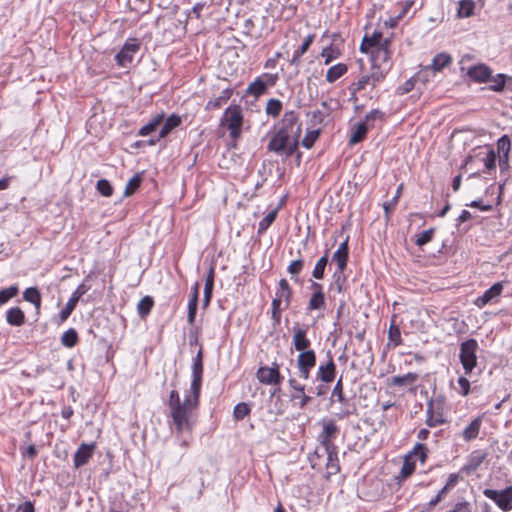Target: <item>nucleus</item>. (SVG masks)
I'll return each mask as SVG.
<instances>
[{"label": "nucleus", "instance_id": "nucleus-29", "mask_svg": "<svg viewBox=\"0 0 512 512\" xmlns=\"http://www.w3.org/2000/svg\"><path fill=\"white\" fill-rule=\"evenodd\" d=\"M348 71V67L344 63H338L330 67L326 73V81L334 83Z\"/></svg>", "mask_w": 512, "mask_h": 512}, {"label": "nucleus", "instance_id": "nucleus-20", "mask_svg": "<svg viewBox=\"0 0 512 512\" xmlns=\"http://www.w3.org/2000/svg\"><path fill=\"white\" fill-rule=\"evenodd\" d=\"M199 288L200 284L196 282L194 286L191 288L190 299L188 302V315L187 320L189 324H193L195 322L196 312H197V304H198V296H199Z\"/></svg>", "mask_w": 512, "mask_h": 512}, {"label": "nucleus", "instance_id": "nucleus-63", "mask_svg": "<svg viewBox=\"0 0 512 512\" xmlns=\"http://www.w3.org/2000/svg\"><path fill=\"white\" fill-rule=\"evenodd\" d=\"M328 113L321 110H316L312 113L311 121L314 125L322 124L327 117Z\"/></svg>", "mask_w": 512, "mask_h": 512}, {"label": "nucleus", "instance_id": "nucleus-59", "mask_svg": "<svg viewBox=\"0 0 512 512\" xmlns=\"http://www.w3.org/2000/svg\"><path fill=\"white\" fill-rule=\"evenodd\" d=\"M304 266V261L302 259L294 260L290 263L287 270L291 275H298Z\"/></svg>", "mask_w": 512, "mask_h": 512}, {"label": "nucleus", "instance_id": "nucleus-22", "mask_svg": "<svg viewBox=\"0 0 512 512\" xmlns=\"http://www.w3.org/2000/svg\"><path fill=\"white\" fill-rule=\"evenodd\" d=\"M275 297L281 301H284V309H287L290 306L292 299V289L286 279H280Z\"/></svg>", "mask_w": 512, "mask_h": 512}, {"label": "nucleus", "instance_id": "nucleus-28", "mask_svg": "<svg viewBox=\"0 0 512 512\" xmlns=\"http://www.w3.org/2000/svg\"><path fill=\"white\" fill-rule=\"evenodd\" d=\"M314 37L315 36L313 34H310L304 39L302 45L294 52V55L290 60L291 65L296 67L299 66L301 56L308 51L309 47L313 43Z\"/></svg>", "mask_w": 512, "mask_h": 512}, {"label": "nucleus", "instance_id": "nucleus-61", "mask_svg": "<svg viewBox=\"0 0 512 512\" xmlns=\"http://www.w3.org/2000/svg\"><path fill=\"white\" fill-rule=\"evenodd\" d=\"M415 470V464L409 460H405L401 468V476L403 478L409 477Z\"/></svg>", "mask_w": 512, "mask_h": 512}, {"label": "nucleus", "instance_id": "nucleus-35", "mask_svg": "<svg viewBox=\"0 0 512 512\" xmlns=\"http://www.w3.org/2000/svg\"><path fill=\"white\" fill-rule=\"evenodd\" d=\"M23 298L25 301L32 303L37 309L40 308L41 294L37 288H27L23 293Z\"/></svg>", "mask_w": 512, "mask_h": 512}, {"label": "nucleus", "instance_id": "nucleus-27", "mask_svg": "<svg viewBox=\"0 0 512 512\" xmlns=\"http://www.w3.org/2000/svg\"><path fill=\"white\" fill-rule=\"evenodd\" d=\"M6 321L12 326H21L25 322V314L19 307L10 308L6 312Z\"/></svg>", "mask_w": 512, "mask_h": 512}, {"label": "nucleus", "instance_id": "nucleus-23", "mask_svg": "<svg viewBox=\"0 0 512 512\" xmlns=\"http://www.w3.org/2000/svg\"><path fill=\"white\" fill-rule=\"evenodd\" d=\"M452 62V57L446 53L441 52L434 56L432 62L427 69H431L433 72H440Z\"/></svg>", "mask_w": 512, "mask_h": 512}, {"label": "nucleus", "instance_id": "nucleus-64", "mask_svg": "<svg viewBox=\"0 0 512 512\" xmlns=\"http://www.w3.org/2000/svg\"><path fill=\"white\" fill-rule=\"evenodd\" d=\"M447 491V487H443L441 490H439L437 495L429 501V507H435L439 502H441Z\"/></svg>", "mask_w": 512, "mask_h": 512}, {"label": "nucleus", "instance_id": "nucleus-18", "mask_svg": "<svg viewBox=\"0 0 512 512\" xmlns=\"http://www.w3.org/2000/svg\"><path fill=\"white\" fill-rule=\"evenodd\" d=\"M486 458V453L476 450L473 451L467 458L465 465L462 467V471L467 475L475 472L479 466L483 463Z\"/></svg>", "mask_w": 512, "mask_h": 512}, {"label": "nucleus", "instance_id": "nucleus-21", "mask_svg": "<svg viewBox=\"0 0 512 512\" xmlns=\"http://www.w3.org/2000/svg\"><path fill=\"white\" fill-rule=\"evenodd\" d=\"M483 416L474 418L470 424L463 430L462 437L466 442L476 439L482 426Z\"/></svg>", "mask_w": 512, "mask_h": 512}, {"label": "nucleus", "instance_id": "nucleus-36", "mask_svg": "<svg viewBox=\"0 0 512 512\" xmlns=\"http://www.w3.org/2000/svg\"><path fill=\"white\" fill-rule=\"evenodd\" d=\"M402 191H403V184H400L396 190L394 197L389 202H385L383 204V209H384L386 218H389L390 214L395 210V208L398 204L399 198L402 195Z\"/></svg>", "mask_w": 512, "mask_h": 512}, {"label": "nucleus", "instance_id": "nucleus-42", "mask_svg": "<svg viewBox=\"0 0 512 512\" xmlns=\"http://www.w3.org/2000/svg\"><path fill=\"white\" fill-rule=\"evenodd\" d=\"M327 263H328V255H327V252L325 253L324 256H322L316 263L315 267H314V270L312 272V276L315 278V279H322L323 276H324V271H325V268L327 266Z\"/></svg>", "mask_w": 512, "mask_h": 512}, {"label": "nucleus", "instance_id": "nucleus-19", "mask_svg": "<svg viewBox=\"0 0 512 512\" xmlns=\"http://www.w3.org/2000/svg\"><path fill=\"white\" fill-rule=\"evenodd\" d=\"M290 388L294 391L293 399H300V408H304L312 398L305 394V385L300 384L295 378L288 380Z\"/></svg>", "mask_w": 512, "mask_h": 512}, {"label": "nucleus", "instance_id": "nucleus-3", "mask_svg": "<svg viewBox=\"0 0 512 512\" xmlns=\"http://www.w3.org/2000/svg\"><path fill=\"white\" fill-rule=\"evenodd\" d=\"M220 125L229 130L230 138L236 141L242 133L243 114L239 105H231L224 111Z\"/></svg>", "mask_w": 512, "mask_h": 512}, {"label": "nucleus", "instance_id": "nucleus-45", "mask_svg": "<svg viewBox=\"0 0 512 512\" xmlns=\"http://www.w3.org/2000/svg\"><path fill=\"white\" fill-rule=\"evenodd\" d=\"M282 110V103L274 98L268 100L266 105V113L270 116L276 117Z\"/></svg>", "mask_w": 512, "mask_h": 512}, {"label": "nucleus", "instance_id": "nucleus-12", "mask_svg": "<svg viewBox=\"0 0 512 512\" xmlns=\"http://www.w3.org/2000/svg\"><path fill=\"white\" fill-rule=\"evenodd\" d=\"M330 399L331 401H338L343 406L338 413L339 418H345L352 413L349 409V400L344 396L342 377L336 382Z\"/></svg>", "mask_w": 512, "mask_h": 512}, {"label": "nucleus", "instance_id": "nucleus-56", "mask_svg": "<svg viewBox=\"0 0 512 512\" xmlns=\"http://www.w3.org/2000/svg\"><path fill=\"white\" fill-rule=\"evenodd\" d=\"M388 337L391 342L394 343V346H398L402 342L401 332L398 326L391 325L388 332Z\"/></svg>", "mask_w": 512, "mask_h": 512}, {"label": "nucleus", "instance_id": "nucleus-8", "mask_svg": "<svg viewBox=\"0 0 512 512\" xmlns=\"http://www.w3.org/2000/svg\"><path fill=\"white\" fill-rule=\"evenodd\" d=\"M391 44L390 39H384L383 43L378 45L376 49L371 51L372 66L381 67L389 71L391 64V51L389 49Z\"/></svg>", "mask_w": 512, "mask_h": 512}, {"label": "nucleus", "instance_id": "nucleus-17", "mask_svg": "<svg viewBox=\"0 0 512 512\" xmlns=\"http://www.w3.org/2000/svg\"><path fill=\"white\" fill-rule=\"evenodd\" d=\"M491 69L485 64H477L467 69V75L477 83H484L491 77Z\"/></svg>", "mask_w": 512, "mask_h": 512}, {"label": "nucleus", "instance_id": "nucleus-33", "mask_svg": "<svg viewBox=\"0 0 512 512\" xmlns=\"http://www.w3.org/2000/svg\"><path fill=\"white\" fill-rule=\"evenodd\" d=\"M418 379L416 373H407L405 375L393 376L391 378V384L394 386H407L414 384Z\"/></svg>", "mask_w": 512, "mask_h": 512}, {"label": "nucleus", "instance_id": "nucleus-58", "mask_svg": "<svg viewBox=\"0 0 512 512\" xmlns=\"http://www.w3.org/2000/svg\"><path fill=\"white\" fill-rule=\"evenodd\" d=\"M267 89L269 86H274L278 81V74L264 73L258 77Z\"/></svg>", "mask_w": 512, "mask_h": 512}, {"label": "nucleus", "instance_id": "nucleus-55", "mask_svg": "<svg viewBox=\"0 0 512 512\" xmlns=\"http://www.w3.org/2000/svg\"><path fill=\"white\" fill-rule=\"evenodd\" d=\"M282 302L283 301H281L280 299L274 297L271 303L272 319L277 323L280 321L282 310H284V307H281Z\"/></svg>", "mask_w": 512, "mask_h": 512}, {"label": "nucleus", "instance_id": "nucleus-1", "mask_svg": "<svg viewBox=\"0 0 512 512\" xmlns=\"http://www.w3.org/2000/svg\"><path fill=\"white\" fill-rule=\"evenodd\" d=\"M203 375V354L200 349L193 359L192 381L190 389L185 391L184 399L181 400L179 392L173 389L167 400L168 416L171 418V428H174L179 435L184 432L191 433L195 423L200 403V393Z\"/></svg>", "mask_w": 512, "mask_h": 512}, {"label": "nucleus", "instance_id": "nucleus-40", "mask_svg": "<svg viewBox=\"0 0 512 512\" xmlns=\"http://www.w3.org/2000/svg\"><path fill=\"white\" fill-rule=\"evenodd\" d=\"M266 92L264 83L257 77L252 83H250L246 89L248 95L259 97Z\"/></svg>", "mask_w": 512, "mask_h": 512}, {"label": "nucleus", "instance_id": "nucleus-31", "mask_svg": "<svg viewBox=\"0 0 512 512\" xmlns=\"http://www.w3.org/2000/svg\"><path fill=\"white\" fill-rule=\"evenodd\" d=\"M368 130H369L368 123H366L365 121L359 123L355 127V129L352 131L350 139H349V143L351 145H355V144L361 142L362 140H364Z\"/></svg>", "mask_w": 512, "mask_h": 512}, {"label": "nucleus", "instance_id": "nucleus-4", "mask_svg": "<svg viewBox=\"0 0 512 512\" xmlns=\"http://www.w3.org/2000/svg\"><path fill=\"white\" fill-rule=\"evenodd\" d=\"M386 75L387 69L371 66L370 73L362 75L356 82L352 83L349 90L352 95H355L357 92L365 90L368 86L375 88L385 79Z\"/></svg>", "mask_w": 512, "mask_h": 512}, {"label": "nucleus", "instance_id": "nucleus-50", "mask_svg": "<svg viewBox=\"0 0 512 512\" xmlns=\"http://www.w3.org/2000/svg\"><path fill=\"white\" fill-rule=\"evenodd\" d=\"M96 188H97L98 192L105 197H109L113 194V187L111 186L109 181L106 179L98 180L97 184H96Z\"/></svg>", "mask_w": 512, "mask_h": 512}, {"label": "nucleus", "instance_id": "nucleus-13", "mask_svg": "<svg viewBox=\"0 0 512 512\" xmlns=\"http://www.w3.org/2000/svg\"><path fill=\"white\" fill-rule=\"evenodd\" d=\"M293 346L296 351L304 352L312 350L311 341L307 338V328L294 326Z\"/></svg>", "mask_w": 512, "mask_h": 512}, {"label": "nucleus", "instance_id": "nucleus-7", "mask_svg": "<svg viewBox=\"0 0 512 512\" xmlns=\"http://www.w3.org/2000/svg\"><path fill=\"white\" fill-rule=\"evenodd\" d=\"M485 497L494 501V503L504 512L512 510V485L503 490L485 489L483 491Z\"/></svg>", "mask_w": 512, "mask_h": 512}, {"label": "nucleus", "instance_id": "nucleus-10", "mask_svg": "<svg viewBox=\"0 0 512 512\" xmlns=\"http://www.w3.org/2000/svg\"><path fill=\"white\" fill-rule=\"evenodd\" d=\"M89 289L90 287L87 286L85 283L80 284L76 288V290L72 293L71 297L66 303L65 307L60 311L58 315L60 323L65 322L69 318L81 297L84 294H86L89 291Z\"/></svg>", "mask_w": 512, "mask_h": 512}, {"label": "nucleus", "instance_id": "nucleus-6", "mask_svg": "<svg viewBox=\"0 0 512 512\" xmlns=\"http://www.w3.org/2000/svg\"><path fill=\"white\" fill-rule=\"evenodd\" d=\"M339 433V427L333 420H324L322 422V431L318 436L321 445L324 447L326 453L329 455V460L332 459L333 450L335 446L333 440Z\"/></svg>", "mask_w": 512, "mask_h": 512}, {"label": "nucleus", "instance_id": "nucleus-30", "mask_svg": "<svg viewBox=\"0 0 512 512\" xmlns=\"http://www.w3.org/2000/svg\"><path fill=\"white\" fill-rule=\"evenodd\" d=\"M182 120L181 117L172 114L170 115L164 122L163 126L161 127L159 137L164 138L166 137L174 128L178 127L181 124Z\"/></svg>", "mask_w": 512, "mask_h": 512}, {"label": "nucleus", "instance_id": "nucleus-46", "mask_svg": "<svg viewBox=\"0 0 512 512\" xmlns=\"http://www.w3.org/2000/svg\"><path fill=\"white\" fill-rule=\"evenodd\" d=\"M142 182V177L140 174H135L127 183L125 187V195H132L139 187Z\"/></svg>", "mask_w": 512, "mask_h": 512}, {"label": "nucleus", "instance_id": "nucleus-34", "mask_svg": "<svg viewBox=\"0 0 512 512\" xmlns=\"http://www.w3.org/2000/svg\"><path fill=\"white\" fill-rule=\"evenodd\" d=\"M475 3L472 0H460L457 9L459 18H467L473 15Z\"/></svg>", "mask_w": 512, "mask_h": 512}, {"label": "nucleus", "instance_id": "nucleus-11", "mask_svg": "<svg viewBox=\"0 0 512 512\" xmlns=\"http://www.w3.org/2000/svg\"><path fill=\"white\" fill-rule=\"evenodd\" d=\"M257 378L266 385H279L283 380L276 363L272 367H260L257 370Z\"/></svg>", "mask_w": 512, "mask_h": 512}, {"label": "nucleus", "instance_id": "nucleus-2", "mask_svg": "<svg viewBox=\"0 0 512 512\" xmlns=\"http://www.w3.org/2000/svg\"><path fill=\"white\" fill-rule=\"evenodd\" d=\"M301 134V124L294 111L286 112L283 115L281 127L270 139L268 150L278 155L290 157L298 148Z\"/></svg>", "mask_w": 512, "mask_h": 512}, {"label": "nucleus", "instance_id": "nucleus-37", "mask_svg": "<svg viewBox=\"0 0 512 512\" xmlns=\"http://www.w3.org/2000/svg\"><path fill=\"white\" fill-rule=\"evenodd\" d=\"M164 114H158L155 116L151 121H149L146 125H144L140 131L139 135L141 136H147L150 133H152L163 121Z\"/></svg>", "mask_w": 512, "mask_h": 512}, {"label": "nucleus", "instance_id": "nucleus-41", "mask_svg": "<svg viewBox=\"0 0 512 512\" xmlns=\"http://www.w3.org/2000/svg\"><path fill=\"white\" fill-rule=\"evenodd\" d=\"M508 75L505 74H497L492 78V84L490 85V90L500 92L508 85Z\"/></svg>", "mask_w": 512, "mask_h": 512}, {"label": "nucleus", "instance_id": "nucleus-44", "mask_svg": "<svg viewBox=\"0 0 512 512\" xmlns=\"http://www.w3.org/2000/svg\"><path fill=\"white\" fill-rule=\"evenodd\" d=\"M18 291L19 289L16 285L0 290V306L15 297L18 294Z\"/></svg>", "mask_w": 512, "mask_h": 512}, {"label": "nucleus", "instance_id": "nucleus-60", "mask_svg": "<svg viewBox=\"0 0 512 512\" xmlns=\"http://www.w3.org/2000/svg\"><path fill=\"white\" fill-rule=\"evenodd\" d=\"M321 56L325 58V64L328 65L332 60L338 57V54H335L333 47L330 45L323 48Z\"/></svg>", "mask_w": 512, "mask_h": 512}, {"label": "nucleus", "instance_id": "nucleus-57", "mask_svg": "<svg viewBox=\"0 0 512 512\" xmlns=\"http://www.w3.org/2000/svg\"><path fill=\"white\" fill-rule=\"evenodd\" d=\"M413 455L417 457L421 463H424L427 458V447L424 444L417 443L414 447Z\"/></svg>", "mask_w": 512, "mask_h": 512}, {"label": "nucleus", "instance_id": "nucleus-32", "mask_svg": "<svg viewBox=\"0 0 512 512\" xmlns=\"http://www.w3.org/2000/svg\"><path fill=\"white\" fill-rule=\"evenodd\" d=\"M154 306V300L151 296L143 297L137 304V311L139 316L144 319L146 318Z\"/></svg>", "mask_w": 512, "mask_h": 512}, {"label": "nucleus", "instance_id": "nucleus-25", "mask_svg": "<svg viewBox=\"0 0 512 512\" xmlns=\"http://www.w3.org/2000/svg\"><path fill=\"white\" fill-rule=\"evenodd\" d=\"M316 365V353L314 350L300 352L296 359L297 367L312 369Z\"/></svg>", "mask_w": 512, "mask_h": 512}, {"label": "nucleus", "instance_id": "nucleus-26", "mask_svg": "<svg viewBox=\"0 0 512 512\" xmlns=\"http://www.w3.org/2000/svg\"><path fill=\"white\" fill-rule=\"evenodd\" d=\"M232 94V89H224L217 98L211 99L207 102L206 110L218 109L222 107L231 98Z\"/></svg>", "mask_w": 512, "mask_h": 512}, {"label": "nucleus", "instance_id": "nucleus-9", "mask_svg": "<svg viewBox=\"0 0 512 512\" xmlns=\"http://www.w3.org/2000/svg\"><path fill=\"white\" fill-rule=\"evenodd\" d=\"M139 49L140 43L137 39H128L115 56L117 64L121 67H127L132 63L134 55L139 51Z\"/></svg>", "mask_w": 512, "mask_h": 512}, {"label": "nucleus", "instance_id": "nucleus-53", "mask_svg": "<svg viewBox=\"0 0 512 512\" xmlns=\"http://www.w3.org/2000/svg\"><path fill=\"white\" fill-rule=\"evenodd\" d=\"M319 135V130L308 131L302 140V145L307 149L311 148L315 141L318 139Z\"/></svg>", "mask_w": 512, "mask_h": 512}, {"label": "nucleus", "instance_id": "nucleus-43", "mask_svg": "<svg viewBox=\"0 0 512 512\" xmlns=\"http://www.w3.org/2000/svg\"><path fill=\"white\" fill-rule=\"evenodd\" d=\"M251 412V409L247 403L241 402L234 407L233 417L235 420H243Z\"/></svg>", "mask_w": 512, "mask_h": 512}, {"label": "nucleus", "instance_id": "nucleus-14", "mask_svg": "<svg viewBox=\"0 0 512 512\" xmlns=\"http://www.w3.org/2000/svg\"><path fill=\"white\" fill-rule=\"evenodd\" d=\"M328 356V361L320 364L317 369V379L324 383H331L335 379L336 375V364L330 353H328Z\"/></svg>", "mask_w": 512, "mask_h": 512}, {"label": "nucleus", "instance_id": "nucleus-62", "mask_svg": "<svg viewBox=\"0 0 512 512\" xmlns=\"http://www.w3.org/2000/svg\"><path fill=\"white\" fill-rule=\"evenodd\" d=\"M384 112L379 109H373L371 110L366 116H365V122L369 123L371 121L375 120H382L384 118Z\"/></svg>", "mask_w": 512, "mask_h": 512}, {"label": "nucleus", "instance_id": "nucleus-24", "mask_svg": "<svg viewBox=\"0 0 512 512\" xmlns=\"http://www.w3.org/2000/svg\"><path fill=\"white\" fill-rule=\"evenodd\" d=\"M382 34L380 32H374L370 37L367 35L363 38L360 45V51L368 53L369 50H374L378 45L383 43Z\"/></svg>", "mask_w": 512, "mask_h": 512}, {"label": "nucleus", "instance_id": "nucleus-54", "mask_svg": "<svg viewBox=\"0 0 512 512\" xmlns=\"http://www.w3.org/2000/svg\"><path fill=\"white\" fill-rule=\"evenodd\" d=\"M510 147H511V142L507 135H503L497 141V149L501 155H509Z\"/></svg>", "mask_w": 512, "mask_h": 512}, {"label": "nucleus", "instance_id": "nucleus-15", "mask_svg": "<svg viewBox=\"0 0 512 512\" xmlns=\"http://www.w3.org/2000/svg\"><path fill=\"white\" fill-rule=\"evenodd\" d=\"M94 449H95L94 443L81 444L78 447V449L75 452L74 457H73L74 467L79 468V467L86 465L88 463V461L90 460V458L93 456Z\"/></svg>", "mask_w": 512, "mask_h": 512}, {"label": "nucleus", "instance_id": "nucleus-52", "mask_svg": "<svg viewBox=\"0 0 512 512\" xmlns=\"http://www.w3.org/2000/svg\"><path fill=\"white\" fill-rule=\"evenodd\" d=\"M482 161L487 171L494 169L496 165L495 151L493 149H488Z\"/></svg>", "mask_w": 512, "mask_h": 512}, {"label": "nucleus", "instance_id": "nucleus-16", "mask_svg": "<svg viewBox=\"0 0 512 512\" xmlns=\"http://www.w3.org/2000/svg\"><path fill=\"white\" fill-rule=\"evenodd\" d=\"M503 291V284L501 282H497L493 284L488 290L484 292L482 296H479L475 300V305L479 308H483L488 303L492 302L495 298L501 295Z\"/></svg>", "mask_w": 512, "mask_h": 512}, {"label": "nucleus", "instance_id": "nucleus-51", "mask_svg": "<svg viewBox=\"0 0 512 512\" xmlns=\"http://www.w3.org/2000/svg\"><path fill=\"white\" fill-rule=\"evenodd\" d=\"M434 232H435V229L434 228H430V229H428L426 231H423L420 234H418L417 238L415 240L416 245L417 246H423V245L429 243L432 240V238H433Z\"/></svg>", "mask_w": 512, "mask_h": 512}, {"label": "nucleus", "instance_id": "nucleus-47", "mask_svg": "<svg viewBox=\"0 0 512 512\" xmlns=\"http://www.w3.org/2000/svg\"><path fill=\"white\" fill-rule=\"evenodd\" d=\"M277 216V210L270 211L260 222L258 232L262 233L268 229V227L275 221Z\"/></svg>", "mask_w": 512, "mask_h": 512}, {"label": "nucleus", "instance_id": "nucleus-49", "mask_svg": "<svg viewBox=\"0 0 512 512\" xmlns=\"http://www.w3.org/2000/svg\"><path fill=\"white\" fill-rule=\"evenodd\" d=\"M443 422H444V419L442 418V416H434V411H433L432 403H430L429 406H428V409H427L426 424L429 427H435L437 425L442 424Z\"/></svg>", "mask_w": 512, "mask_h": 512}, {"label": "nucleus", "instance_id": "nucleus-38", "mask_svg": "<svg viewBox=\"0 0 512 512\" xmlns=\"http://www.w3.org/2000/svg\"><path fill=\"white\" fill-rule=\"evenodd\" d=\"M325 296L324 293H312L307 309L312 310H320L325 308Z\"/></svg>", "mask_w": 512, "mask_h": 512}, {"label": "nucleus", "instance_id": "nucleus-48", "mask_svg": "<svg viewBox=\"0 0 512 512\" xmlns=\"http://www.w3.org/2000/svg\"><path fill=\"white\" fill-rule=\"evenodd\" d=\"M332 261L337 263L338 271L342 273L348 262V254L341 253L340 251H335L332 256Z\"/></svg>", "mask_w": 512, "mask_h": 512}, {"label": "nucleus", "instance_id": "nucleus-5", "mask_svg": "<svg viewBox=\"0 0 512 512\" xmlns=\"http://www.w3.org/2000/svg\"><path fill=\"white\" fill-rule=\"evenodd\" d=\"M477 348L478 343L475 339H468L460 345V362L466 374L471 373L477 364Z\"/></svg>", "mask_w": 512, "mask_h": 512}, {"label": "nucleus", "instance_id": "nucleus-39", "mask_svg": "<svg viewBox=\"0 0 512 512\" xmlns=\"http://www.w3.org/2000/svg\"><path fill=\"white\" fill-rule=\"evenodd\" d=\"M78 342V334L75 329L70 328L61 336V343L67 348L74 347Z\"/></svg>", "mask_w": 512, "mask_h": 512}]
</instances>
